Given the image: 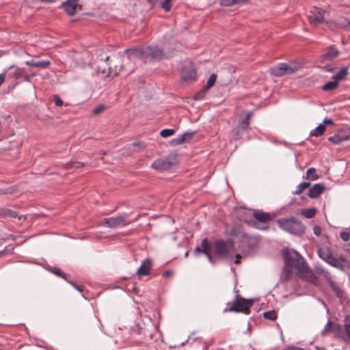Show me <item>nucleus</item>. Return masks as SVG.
<instances>
[{
  "instance_id": "34",
  "label": "nucleus",
  "mask_w": 350,
  "mask_h": 350,
  "mask_svg": "<svg viewBox=\"0 0 350 350\" xmlns=\"http://www.w3.org/2000/svg\"><path fill=\"white\" fill-rule=\"evenodd\" d=\"M217 79V74L213 73L210 75L208 77L206 85L204 88H212L213 85H215L216 81Z\"/></svg>"
},
{
  "instance_id": "44",
  "label": "nucleus",
  "mask_w": 350,
  "mask_h": 350,
  "mask_svg": "<svg viewBox=\"0 0 350 350\" xmlns=\"http://www.w3.org/2000/svg\"><path fill=\"white\" fill-rule=\"evenodd\" d=\"M237 4L235 0H221L220 5L222 6H232Z\"/></svg>"
},
{
  "instance_id": "41",
  "label": "nucleus",
  "mask_w": 350,
  "mask_h": 350,
  "mask_svg": "<svg viewBox=\"0 0 350 350\" xmlns=\"http://www.w3.org/2000/svg\"><path fill=\"white\" fill-rule=\"evenodd\" d=\"M84 165V163L81 162H70L69 163H67L66 165V169H72V168H79Z\"/></svg>"
},
{
  "instance_id": "52",
  "label": "nucleus",
  "mask_w": 350,
  "mask_h": 350,
  "mask_svg": "<svg viewBox=\"0 0 350 350\" xmlns=\"http://www.w3.org/2000/svg\"><path fill=\"white\" fill-rule=\"evenodd\" d=\"M323 124H328V125H332L334 124V122L330 120V119H327L325 118L323 122Z\"/></svg>"
},
{
  "instance_id": "17",
  "label": "nucleus",
  "mask_w": 350,
  "mask_h": 350,
  "mask_svg": "<svg viewBox=\"0 0 350 350\" xmlns=\"http://www.w3.org/2000/svg\"><path fill=\"white\" fill-rule=\"evenodd\" d=\"M77 5V0H66L62 3V7L64 8L66 13L70 16L75 15Z\"/></svg>"
},
{
  "instance_id": "16",
  "label": "nucleus",
  "mask_w": 350,
  "mask_h": 350,
  "mask_svg": "<svg viewBox=\"0 0 350 350\" xmlns=\"http://www.w3.org/2000/svg\"><path fill=\"white\" fill-rule=\"evenodd\" d=\"M195 134L196 132H185L178 137L172 139L170 142V144L172 146H175L179 144H182L185 142H188L191 139Z\"/></svg>"
},
{
  "instance_id": "33",
  "label": "nucleus",
  "mask_w": 350,
  "mask_h": 350,
  "mask_svg": "<svg viewBox=\"0 0 350 350\" xmlns=\"http://www.w3.org/2000/svg\"><path fill=\"white\" fill-rule=\"evenodd\" d=\"M316 209L314 208L304 209L301 211V214L306 218L310 219L316 214Z\"/></svg>"
},
{
  "instance_id": "26",
  "label": "nucleus",
  "mask_w": 350,
  "mask_h": 350,
  "mask_svg": "<svg viewBox=\"0 0 350 350\" xmlns=\"http://www.w3.org/2000/svg\"><path fill=\"white\" fill-rule=\"evenodd\" d=\"M318 254L319 256L325 262H327L332 256V252L327 248L319 249Z\"/></svg>"
},
{
  "instance_id": "22",
  "label": "nucleus",
  "mask_w": 350,
  "mask_h": 350,
  "mask_svg": "<svg viewBox=\"0 0 350 350\" xmlns=\"http://www.w3.org/2000/svg\"><path fill=\"white\" fill-rule=\"evenodd\" d=\"M25 64L30 67H36L40 69L46 68L49 66L51 65V62L49 60H27L25 62Z\"/></svg>"
},
{
  "instance_id": "1",
  "label": "nucleus",
  "mask_w": 350,
  "mask_h": 350,
  "mask_svg": "<svg viewBox=\"0 0 350 350\" xmlns=\"http://www.w3.org/2000/svg\"><path fill=\"white\" fill-rule=\"evenodd\" d=\"M109 56L107 54H95L93 55V65L96 66V73L93 75V79L96 84L105 85L101 81H105L111 75V66L108 62Z\"/></svg>"
},
{
  "instance_id": "50",
  "label": "nucleus",
  "mask_w": 350,
  "mask_h": 350,
  "mask_svg": "<svg viewBox=\"0 0 350 350\" xmlns=\"http://www.w3.org/2000/svg\"><path fill=\"white\" fill-rule=\"evenodd\" d=\"M133 145L134 146L138 147L139 148H143L145 147V144L144 143H142L140 142H135L133 143Z\"/></svg>"
},
{
  "instance_id": "56",
  "label": "nucleus",
  "mask_w": 350,
  "mask_h": 350,
  "mask_svg": "<svg viewBox=\"0 0 350 350\" xmlns=\"http://www.w3.org/2000/svg\"><path fill=\"white\" fill-rule=\"evenodd\" d=\"M236 260H234V263L239 264L240 262V258H241V255L237 254L235 256Z\"/></svg>"
},
{
  "instance_id": "21",
  "label": "nucleus",
  "mask_w": 350,
  "mask_h": 350,
  "mask_svg": "<svg viewBox=\"0 0 350 350\" xmlns=\"http://www.w3.org/2000/svg\"><path fill=\"white\" fill-rule=\"evenodd\" d=\"M301 257L302 256L295 250L287 252L284 255L285 262L289 266H291L293 263H295L297 260H299Z\"/></svg>"
},
{
  "instance_id": "32",
  "label": "nucleus",
  "mask_w": 350,
  "mask_h": 350,
  "mask_svg": "<svg viewBox=\"0 0 350 350\" xmlns=\"http://www.w3.org/2000/svg\"><path fill=\"white\" fill-rule=\"evenodd\" d=\"M310 186V183L309 182H304L297 185L296 190L293 192L294 195H300L302 191L309 187Z\"/></svg>"
},
{
  "instance_id": "47",
  "label": "nucleus",
  "mask_w": 350,
  "mask_h": 350,
  "mask_svg": "<svg viewBox=\"0 0 350 350\" xmlns=\"http://www.w3.org/2000/svg\"><path fill=\"white\" fill-rule=\"evenodd\" d=\"M25 76L27 77V79H25V81H31V79L36 76V72L27 73L25 71Z\"/></svg>"
},
{
  "instance_id": "12",
  "label": "nucleus",
  "mask_w": 350,
  "mask_h": 350,
  "mask_svg": "<svg viewBox=\"0 0 350 350\" xmlns=\"http://www.w3.org/2000/svg\"><path fill=\"white\" fill-rule=\"evenodd\" d=\"M124 53L128 55L129 58H137L139 59L146 60V48L143 46H137L135 48L126 49L124 51Z\"/></svg>"
},
{
  "instance_id": "57",
  "label": "nucleus",
  "mask_w": 350,
  "mask_h": 350,
  "mask_svg": "<svg viewBox=\"0 0 350 350\" xmlns=\"http://www.w3.org/2000/svg\"><path fill=\"white\" fill-rule=\"evenodd\" d=\"M338 259L341 263L347 262V259L343 255H340Z\"/></svg>"
},
{
  "instance_id": "15",
  "label": "nucleus",
  "mask_w": 350,
  "mask_h": 350,
  "mask_svg": "<svg viewBox=\"0 0 350 350\" xmlns=\"http://www.w3.org/2000/svg\"><path fill=\"white\" fill-rule=\"evenodd\" d=\"M253 113L252 111H247L246 113V116H245V118L239 121V124H238V126H237V139H238V136L239 135V134L244 131H247V130H249L250 129V127H249V124H250V118H252Z\"/></svg>"
},
{
  "instance_id": "49",
  "label": "nucleus",
  "mask_w": 350,
  "mask_h": 350,
  "mask_svg": "<svg viewBox=\"0 0 350 350\" xmlns=\"http://www.w3.org/2000/svg\"><path fill=\"white\" fill-rule=\"evenodd\" d=\"M313 232L314 234H316L317 236H319L321 232V228L317 226H314Z\"/></svg>"
},
{
  "instance_id": "51",
  "label": "nucleus",
  "mask_w": 350,
  "mask_h": 350,
  "mask_svg": "<svg viewBox=\"0 0 350 350\" xmlns=\"http://www.w3.org/2000/svg\"><path fill=\"white\" fill-rule=\"evenodd\" d=\"M12 192V189L11 187L5 189H0V194H5V193H10Z\"/></svg>"
},
{
  "instance_id": "29",
  "label": "nucleus",
  "mask_w": 350,
  "mask_h": 350,
  "mask_svg": "<svg viewBox=\"0 0 350 350\" xmlns=\"http://www.w3.org/2000/svg\"><path fill=\"white\" fill-rule=\"evenodd\" d=\"M348 74V70L347 68H342L338 72L333 75V79L336 81L338 83V81L342 80L345 78L346 75Z\"/></svg>"
},
{
  "instance_id": "55",
  "label": "nucleus",
  "mask_w": 350,
  "mask_h": 350,
  "mask_svg": "<svg viewBox=\"0 0 350 350\" xmlns=\"http://www.w3.org/2000/svg\"><path fill=\"white\" fill-rule=\"evenodd\" d=\"M172 274V272L170 270H166L163 272V275L164 277H169Z\"/></svg>"
},
{
  "instance_id": "40",
  "label": "nucleus",
  "mask_w": 350,
  "mask_h": 350,
  "mask_svg": "<svg viewBox=\"0 0 350 350\" xmlns=\"http://www.w3.org/2000/svg\"><path fill=\"white\" fill-rule=\"evenodd\" d=\"M345 328L347 336L350 339V316H347L345 319Z\"/></svg>"
},
{
  "instance_id": "5",
  "label": "nucleus",
  "mask_w": 350,
  "mask_h": 350,
  "mask_svg": "<svg viewBox=\"0 0 350 350\" xmlns=\"http://www.w3.org/2000/svg\"><path fill=\"white\" fill-rule=\"evenodd\" d=\"M232 242H226L224 240H217L213 244V250L216 256L221 259L232 260L233 254Z\"/></svg>"
},
{
  "instance_id": "64",
  "label": "nucleus",
  "mask_w": 350,
  "mask_h": 350,
  "mask_svg": "<svg viewBox=\"0 0 350 350\" xmlns=\"http://www.w3.org/2000/svg\"><path fill=\"white\" fill-rule=\"evenodd\" d=\"M330 325V323L328 322L327 324V326H329Z\"/></svg>"
},
{
  "instance_id": "8",
  "label": "nucleus",
  "mask_w": 350,
  "mask_h": 350,
  "mask_svg": "<svg viewBox=\"0 0 350 350\" xmlns=\"http://www.w3.org/2000/svg\"><path fill=\"white\" fill-rule=\"evenodd\" d=\"M198 78L197 70L192 62H189L183 66L180 72V80L185 85H191Z\"/></svg>"
},
{
  "instance_id": "4",
  "label": "nucleus",
  "mask_w": 350,
  "mask_h": 350,
  "mask_svg": "<svg viewBox=\"0 0 350 350\" xmlns=\"http://www.w3.org/2000/svg\"><path fill=\"white\" fill-rule=\"evenodd\" d=\"M254 304L253 299H245L241 297L237 291L236 299L232 302H228V308L224 310V312H242L245 314H250V308Z\"/></svg>"
},
{
  "instance_id": "53",
  "label": "nucleus",
  "mask_w": 350,
  "mask_h": 350,
  "mask_svg": "<svg viewBox=\"0 0 350 350\" xmlns=\"http://www.w3.org/2000/svg\"><path fill=\"white\" fill-rule=\"evenodd\" d=\"M70 284L77 291L81 292L83 291V288L79 286H77L76 284H75L73 282H70Z\"/></svg>"
},
{
  "instance_id": "43",
  "label": "nucleus",
  "mask_w": 350,
  "mask_h": 350,
  "mask_svg": "<svg viewBox=\"0 0 350 350\" xmlns=\"http://www.w3.org/2000/svg\"><path fill=\"white\" fill-rule=\"evenodd\" d=\"M171 0H164L161 3V8L166 12H168L171 9Z\"/></svg>"
},
{
  "instance_id": "9",
  "label": "nucleus",
  "mask_w": 350,
  "mask_h": 350,
  "mask_svg": "<svg viewBox=\"0 0 350 350\" xmlns=\"http://www.w3.org/2000/svg\"><path fill=\"white\" fill-rule=\"evenodd\" d=\"M132 221L129 219L127 214H120L116 217L103 219L100 224L108 228H115L118 226L128 225Z\"/></svg>"
},
{
  "instance_id": "10",
  "label": "nucleus",
  "mask_w": 350,
  "mask_h": 350,
  "mask_svg": "<svg viewBox=\"0 0 350 350\" xmlns=\"http://www.w3.org/2000/svg\"><path fill=\"white\" fill-rule=\"evenodd\" d=\"M253 216L257 221L256 224L257 228L261 230L268 229V222L272 219V216L270 213L256 210L253 213Z\"/></svg>"
},
{
  "instance_id": "19",
  "label": "nucleus",
  "mask_w": 350,
  "mask_h": 350,
  "mask_svg": "<svg viewBox=\"0 0 350 350\" xmlns=\"http://www.w3.org/2000/svg\"><path fill=\"white\" fill-rule=\"evenodd\" d=\"M325 190V185L321 183H317L309 189L308 196L310 198L319 197Z\"/></svg>"
},
{
  "instance_id": "46",
  "label": "nucleus",
  "mask_w": 350,
  "mask_h": 350,
  "mask_svg": "<svg viewBox=\"0 0 350 350\" xmlns=\"http://www.w3.org/2000/svg\"><path fill=\"white\" fill-rule=\"evenodd\" d=\"M54 101H55V105L57 107H61L64 104L63 100L61 99V98L58 95L54 96Z\"/></svg>"
},
{
  "instance_id": "42",
  "label": "nucleus",
  "mask_w": 350,
  "mask_h": 350,
  "mask_svg": "<svg viewBox=\"0 0 350 350\" xmlns=\"http://www.w3.org/2000/svg\"><path fill=\"white\" fill-rule=\"evenodd\" d=\"M340 237L344 241H348L350 239V229H347L346 230L341 231L340 232Z\"/></svg>"
},
{
  "instance_id": "2",
  "label": "nucleus",
  "mask_w": 350,
  "mask_h": 350,
  "mask_svg": "<svg viewBox=\"0 0 350 350\" xmlns=\"http://www.w3.org/2000/svg\"><path fill=\"white\" fill-rule=\"evenodd\" d=\"M277 223L280 228L293 235L301 236L305 232L304 225L294 217L279 219Z\"/></svg>"
},
{
  "instance_id": "38",
  "label": "nucleus",
  "mask_w": 350,
  "mask_h": 350,
  "mask_svg": "<svg viewBox=\"0 0 350 350\" xmlns=\"http://www.w3.org/2000/svg\"><path fill=\"white\" fill-rule=\"evenodd\" d=\"M175 133V130L172 129H165L160 132V135L163 137H167L173 135Z\"/></svg>"
},
{
  "instance_id": "23",
  "label": "nucleus",
  "mask_w": 350,
  "mask_h": 350,
  "mask_svg": "<svg viewBox=\"0 0 350 350\" xmlns=\"http://www.w3.org/2000/svg\"><path fill=\"white\" fill-rule=\"evenodd\" d=\"M201 247H203L202 253H204L206 256L208 261L211 264H214L215 263V260H214V258H213V256H211V254L210 253V250L211 248V245L208 242L207 239H204L202 241Z\"/></svg>"
},
{
  "instance_id": "60",
  "label": "nucleus",
  "mask_w": 350,
  "mask_h": 350,
  "mask_svg": "<svg viewBox=\"0 0 350 350\" xmlns=\"http://www.w3.org/2000/svg\"><path fill=\"white\" fill-rule=\"evenodd\" d=\"M330 286H331L334 289H335L334 283L333 282H330Z\"/></svg>"
},
{
  "instance_id": "58",
  "label": "nucleus",
  "mask_w": 350,
  "mask_h": 350,
  "mask_svg": "<svg viewBox=\"0 0 350 350\" xmlns=\"http://www.w3.org/2000/svg\"><path fill=\"white\" fill-rule=\"evenodd\" d=\"M40 1H42V2H44V3H51L54 0H40Z\"/></svg>"
},
{
  "instance_id": "28",
  "label": "nucleus",
  "mask_w": 350,
  "mask_h": 350,
  "mask_svg": "<svg viewBox=\"0 0 350 350\" xmlns=\"http://www.w3.org/2000/svg\"><path fill=\"white\" fill-rule=\"evenodd\" d=\"M304 178L310 180H316L319 179V175L317 174L315 168L310 167L308 169L306 176Z\"/></svg>"
},
{
  "instance_id": "11",
  "label": "nucleus",
  "mask_w": 350,
  "mask_h": 350,
  "mask_svg": "<svg viewBox=\"0 0 350 350\" xmlns=\"http://www.w3.org/2000/svg\"><path fill=\"white\" fill-rule=\"evenodd\" d=\"M349 139L350 129L348 128L339 130L336 133L328 138V140L334 144H338Z\"/></svg>"
},
{
  "instance_id": "48",
  "label": "nucleus",
  "mask_w": 350,
  "mask_h": 350,
  "mask_svg": "<svg viewBox=\"0 0 350 350\" xmlns=\"http://www.w3.org/2000/svg\"><path fill=\"white\" fill-rule=\"evenodd\" d=\"M8 81L6 71L5 70L3 73L0 74V86L4 81Z\"/></svg>"
},
{
  "instance_id": "27",
  "label": "nucleus",
  "mask_w": 350,
  "mask_h": 350,
  "mask_svg": "<svg viewBox=\"0 0 350 350\" xmlns=\"http://www.w3.org/2000/svg\"><path fill=\"white\" fill-rule=\"evenodd\" d=\"M327 262L332 267H336L340 270H344L345 269L344 265L340 262L338 258L334 256L333 255Z\"/></svg>"
},
{
  "instance_id": "59",
  "label": "nucleus",
  "mask_w": 350,
  "mask_h": 350,
  "mask_svg": "<svg viewBox=\"0 0 350 350\" xmlns=\"http://www.w3.org/2000/svg\"><path fill=\"white\" fill-rule=\"evenodd\" d=\"M346 30L350 31V21H349V23L347 25Z\"/></svg>"
},
{
  "instance_id": "3",
  "label": "nucleus",
  "mask_w": 350,
  "mask_h": 350,
  "mask_svg": "<svg viewBox=\"0 0 350 350\" xmlns=\"http://www.w3.org/2000/svg\"><path fill=\"white\" fill-rule=\"evenodd\" d=\"M301 68V64L298 62H280L271 67L269 70L271 75L283 77L295 73Z\"/></svg>"
},
{
  "instance_id": "39",
  "label": "nucleus",
  "mask_w": 350,
  "mask_h": 350,
  "mask_svg": "<svg viewBox=\"0 0 350 350\" xmlns=\"http://www.w3.org/2000/svg\"><path fill=\"white\" fill-rule=\"evenodd\" d=\"M50 271L55 274V275L58 277H61L65 280H66V275L63 273L61 269L57 268V267H52L50 269Z\"/></svg>"
},
{
  "instance_id": "61",
  "label": "nucleus",
  "mask_w": 350,
  "mask_h": 350,
  "mask_svg": "<svg viewBox=\"0 0 350 350\" xmlns=\"http://www.w3.org/2000/svg\"><path fill=\"white\" fill-rule=\"evenodd\" d=\"M325 68H326L327 70L328 71H332L334 68H328L327 66H325Z\"/></svg>"
},
{
  "instance_id": "37",
  "label": "nucleus",
  "mask_w": 350,
  "mask_h": 350,
  "mask_svg": "<svg viewBox=\"0 0 350 350\" xmlns=\"http://www.w3.org/2000/svg\"><path fill=\"white\" fill-rule=\"evenodd\" d=\"M106 109V106L103 104H100L95 107L92 111V113L94 116L99 115L102 112H103Z\"/></svg>"
},
{
  "instance_id": "18",
  "label": "nucleus",
  "mask_w": 350,
  "mask_h": 350,
  "mask_svg": "<svg viewBox=\"0 0 350 350\" xmlns=\"http://www.w3.org/2000/svg\"><path fill=\"white\" fill-rule=\"evenodd\" d=\"M152 265V261L150 258H147L143 261L142 264L137 271L139 276L147 275L150 273Z\"/></svg>"
},
{
  "instance_id": "7",
  "label": "nucleus",
  "mask_w": 350,
  "mask_h": 350,
  "mask_svg": "<svg viewBox=\"0 0 350 350\" xmlns=\"http://www.w3.org/2000/svg\"><path fill=\"white\" fill-rule=\"evenodd\" d=\"M177 163V154L172 152L167 155L165 158H160L154 161L151 167L158 171H165L169 170L172 166Z\"/></svg>"
},
{
  "instance_id": "35",
  "label": "nucleus",
  "mask_w": 350,
  "mask_h": 350,
  "mask_svg": "<svg viewBox=\"0 0 350 350\" xmlns=\"http://www.w3.org/2000/svg\"><path fill=\"white\" fill-rule=\"evenodd\" d=\"M208 90L209 89H202L193 96V98L196 100H202L206 96L207 90Z\"/></svg>"
},
{
  "instance_id": "20",
  "label": "nucleus",
  "mask_w": 350,
  "mask_h": 350,
  "mask_svg": "<svg viewBox=\"0 0 350 350\" xmlns=\"http://www.w3.org/2000/svg\"><path fill=\"white\" fill-rule=\"evenodd\" d=\"M291 267H294L296 269L297 273L301 276H303V275L306 273L309 270L308 267L303 257L297 260L291 265Z\"/></svg>"
},
{
  "instance_id": "62",
  "label": "nucleus",
  "mask_w": 350,
  "mask_h": 350,
  "mask_svg": "<svg viewBox=\"0 0 350 350\" xmlns=\"http://www.w3.org/2000/svg\"><path fill=\"white\" fill-rule=\"evenodd\" d=\"M154 0H147L148 3L152 4Z\"/></svg>"
},
{
  "instance_id": "6",
  "label": "nucleus",
  "mask_w": 350,
  "mask_h": 350,
  "mask_svg": "<svg viewBox=\"0 0 350 350\" xmlns=\"http://www.w3.org/2000/svg\"><path fill=\"white\" fill-rule=\"evenodd\" d=\"M5 71L8 81L10 83V85L13 86L12 88L25 81V79H27V77L25 76V70L15 65L10 66Z\"/></svg>"
},
{
  "instance_id": "63",
  "label": "nucleus",
  "mask_w": 350,
  "mask_h": 350,
  "mask_svg": "<svg viewBox=\"0 0 350 350\" xmlns=\"http://www.w3.org/2000/svg\"><path fill=\"white\" fill-rule=\"evenodd\" d=\"M185 256H188V252L185 253Z\"/></svg>"
},
{
  "instance_id": "54",
  "label": "nucleus",
  "mask_w": 350,
  "mask_h": 350,
  "mask_svg": "<svg viewBox=\"0 0 350 350\" xmlns=\"http://www.w3.org/2000/svg\"><path fill=\"white\" fill-rule=\"evenodd\" d=\"M202 250H203V247H202V248H201V247H198H198H196L195 248V250H194V253H195L196 254H198L199 253H201V252L202 253Z\"/></svg>"
},
{
  "instance_id": "14",
  "label": "nucleus",
  "mask_w": 350,
  "mask_h": 350,
  "mask_svg": "<svg viewBox=\"0 0 350 350\" xmlns=\"http://www.w3.org/2000/svg\"><path fill=\"white\" fill-rule=\"evenodd\" d=\"M339 54V50L334 48V46H330L325 50V52L321 56V62L324 63L326 62L332 61L336 58Z\"/></svg>"
},
{
  "instance_id": "36",
  "label": "nucleus",
  "mask_w": 350,
  "mask_h": 350,
  "mask_svg": "<svg viewBox=\"0 0 350 350\" xmlns=\"http://www.w3.org/2000/svg\"><path fill=\"white\" fill-rule=\"evenodd\" d=\"M263 317L265 319L274 321L277 319V312L275 310L265 312L263 313Z\"/></svg>"
},
{
  "instance_id": "13",
  "label": "nucleus",
  "mask_w": 350,
  "mask_h": 350,
  "mask_svg": "<svg viewBox=\"0 0 350 350\" xmlns=\"http://www.w3.org/2000/svg\"><path fill=\"white\" fill-rule=\"evenodd\" d=\"M148 56L154 60H161L164 57V52L157 45L148 46L146 48V57Z\"/></svg>"
},
{
  "instance_id": "30",
  "label": "nucleus",
  "mask_w": 350,
  "mask_h": 350,
  "mask_svg": "<svg viewBox=\"0 0 350 350\" xmlns=\"http://www.w3.org/2000/svg\"><path fill=\"white\" fill-rule=\"evenodd\" d=\"M325 131V126L323 124H320L314 130L311 131L310 135L315 137L322 135Z\"/></svg>"
},
{
  "instance_id": "25",
  "label": "nucleus",
  "mask_w": 350,
  "mask_h": 350,
  "mask_svg": "<svg viewBox=\"0 0 350 350\" xmlns=\"http://www.w3.org/2000/svg\"><path fill=\"white\" fill-rule=\"evenodd\" d=\"M0 216L10 217L12 218L18 217V219H21V217L18 216V212L6 208H0Z\"/></svg>"
},
{
  "instance_id": "31",
  "label": "nucleus",
  "mask_w": 350,
  "mask_h": 350,
  "mask_svg": "<svg viewBox=\"0 0 350 350\" xmlns=\"http://www.w3.org/2000/svg\"><path fill=\"white\" fill-rule=\"evenodd\" d=\"M349 21V20L345 17H340L335 21V24L337 27L346 29Z\"/></svg>"
},
{
  "instance_id": "45",
  "label": "nucleus",
  "mask_w": 350,
  "mask_h": 350,
  "mask_svg": "<svg viewBox=\"0 0 350 350\" xmlns=\"http://www.w3.org/2000/svg\"><path fill=\"white\" fill-rule=\"evenodd\" d=\"M337 85L338 83L336 82V81H334L333 79V81L327 82L325 84L322 85L321 88H336Z\"/></svg>"
},
{
  "instance_id": "24",
  "label": "nucleus",
  "mask_w": 350,
  "mask_h": 350,
  "mask_svg": "<svg viewBox=\"0 0 350 350\" xmlns=\"http://www.w3.org/2000/svg\"><path fill=\"white\" fill-rule=\"evenodd\" d=\"M324 13L325 11L319 8H314L312 12L314 20L317 23H322L324 21Z\"/></svg>"
}]
</instances>
